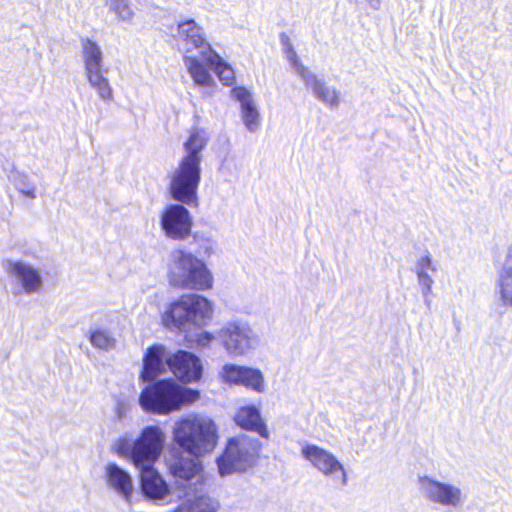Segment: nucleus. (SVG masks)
Segmentation results:
<instances>
[{
    "label": "nucleus",
    "instance_id": "nucleus-1",
    "mask_svg": "<svg viewBox=\"0 0 512 512\" xmlns=\"http://www.w3.org/2000/svg\"><path fill=\"white\" fill-rule=\"evenodd\" d=\"M164 443L162 430L158 426H147L133 442L122 439L117 445V452L140 470L141 492L146 500L154 504L171 501L170 487L153 467L162 453Z\"/></svg>",
    "mask_w": 512,
    "mask_h": 512
},
{
    "label": "nucleus",
    "instance_id": "nucleus-2",
    "mask_svg": "<svg viewBox=\"0 0 512 512\" xmlns=\"http://www.w3.org/2000/svg\"><path fill=\"white\" fill-rule=\"evenodd\" d=\"M166 277L175 289L203 292L214 285L213 273L206 262L185 248L171 251Z\"/></svg>",
    "mask_w": 512,
    "mask_h": 512
},
{
    "label": "nucleus",
    "instance_id": "nucleus-3",
    "mask_svg": "<svg viewBox=\"0 0 512 512\" xmlns=\"http://www.w3.org/2000/svg\"><path fill=\"white\" fill-rule=\"evenodd\" d=\"M146 383L139 404L144 411L153 414L168 415L200 397L198 390L181 386L173 379H155Z\"/></svg>",
    "mask_w": 512,
    "mask_h": 512
},
{
    "label": "nucleus",
    "instance_id": "nucleus-4",
    "mask_svg": "<svg viewBox=\"0 0 512 512\" xmlns=\"http://www.w3.org/2000/svg\"><path fill=\"white\" fill-rule=\"evenodd\" d=\"M217 427L213 420L200 416L180 419L173 428L175 444L190 456H204L217 444Z\"/></svg>",
    "mask_w": 512,
    "mask_h": 512
},
{
    "label": "nucleus",
    "instance_id": "nucleus-5",
    "mask_svg": "<svg viewBox=\"0 0 512 512\" xmlns=\"http://www.w3.org/2000/svg\"><path fill=\"white\" fill-rule=\"evenodd\" d=\"M280 42L283 47L286 59L294 73L302 80L305 87L310 89L314 97L330 109H337L340 105V91L329 86L319 78L313 71L306 67L298 57L289 36L285 33L280 35Z\"/></svg>",
    "mask_w": 512,
    "mask_h": 512
},
{
    "label": "nucleus",
    "instance_id": "nucleus-6",
    "mask_svg": "<svg viewBox=\"0 0 512 512\" xmlns=\"http://www.w3.org/2000/svg\"><path fill=\"white\" fill-rule=\"evenodd\" d=\"M260 448V442L246 434L230 438L224 452L217 458L219 474L225 477L246 471L254 465Z\"/></svg>",
    "mask_w": 512,
    "mask_h": 512
},
{
    "label": "nucleus",
    "instance_id": "nucleus-7",
    "mask_svg": "<svg viewBox=\"0 0 512 512\" xmlns=\"http://www.w3.org/2000/svg\"><path fill=\"white\" fill-rule=\"evenodd\" d=\"M200 180V165L192 163L189 159H181L170 176L168 189L171 197L179 203L196 206Z\"/></svg>",
    "mask_w": 512,
    "mask_h": 512
},
{
    "label": "nucleus",
    "instance_id": "nucleus-8",
    "mask_svg": "<svg viewBox=\"0 0 512 512\" xmlns=\"http://www.w3.org/2000/svg\"><path fill=\"white\" fill-rule=\"evenodd\" d=\"M214 303L198 293H185L170 302L164 312V320H209Z\"/></svg>",
    "mask_w": 512,
    "mask_h": 512
},
{
    "label": "nucleus",
    "instance_id": "nucleus-9",
    "mask_svg": "<svg viewBox=\"0 0 512 512\" xmlns=\"http://www.w3.org/2000/svg\"><path fill=\"white\" fill-rule=\"evenodd\" d=\"M418 484L423 497L433 504L458 509L467 500V495L460 486L436 480L431 476H420Z\"/></svg>",
    "mask_w": 512,
    "mask_h": 512
},
{
    "label": "nucleus",
    "instance_id": "nucleus-10",
    "mask_svg": "<svg viewBox=\"0 0 512 512\" xmlns=\"http://www.w3.org/2000/svg\"><path fill=\"white\" fill-rule=\"evenodd\" d=\"M301 454L315 469L330 478L336 487L343 488L347 485V472L330 451L315 444H306L302 447Z\"/></svg>",
    "mask_w": 512,
    "mask_h": 512
},
{
    "label": "nucleus",
    "instance_id": "nucleus-11",
    "mask_svg": "<svg viewBox=\"0 0 512 512\" xmlns=\"http://www.w3.org/2000/svg\"><path fill=\"white\" fill-rule=\"evenodd\" d=\"M192 225V216L182 203L169 204L160 214V227L168 239L186 240L191 235Z\"/></svg>",
    "mask_w": 512,
    "mask_h": 512
},
{
    "label": "nucleus",
    "instance_id": "nucleus-12",
    "mask_svg": "<svg viewBox=\"0 0 512 512\" xmlns=\"http://www.w3.org/2000/svg\"><path fill=\"white\" fill-rule=\"evenodd\" d=\"M5 270L24 294H37L43 290L41 271L32 264L24 260H7Z\"/></svg>",
    "mask_w": 512,
    "mask_h": 512
},
{
    "label": "nucleus",
    "instance_id": "nucleus-13",
    "mask_svg": "<svg viewBox=\"0 0 512 512\" xmlns=\"http://www.w3.org/2000/svg\"><path fill=\"white\" fill-rule=\"evenodd\" d=\"M177 34L179 41L185 46V54H192L193 50H197L204 60L209 55V51L214 50L207 39L205 29L194 19L179 21Z\"/></svg>",
    "mask_w": 512,
    "mask_h": 512
},
{
    "label": "nucleus",
    "instance_id": "nucleus-14",
    "mask_svg": "<svg viewBox=\"0 0 512 512\" xmlns=\"http://www.w3.org/2000/svg\"><path fill=\"white\" fill-rule=\"evenodd\" d=\"M169 370L184 383L197 382L201 379L203 366L201 360L192 352L179 350L167 359Z\"/></svg>",
    "mask_w": 512,
    "mask_h": 512
},
{
    "label": "nucleus",
    "instance_id": "nucleus-15",
    "mask_svg": "<svg viewBox=\"0 0 512 512\" xmlns=\"http://www.w3.org/2000/svg\"><path fill=\"white\" fill-rule=\"evenodd\" d=\"M231 97L240 105V119L245 129L250 133H257L262 125V118L253 93L245 86H235L231 90Z\"/></svg>",
    "mask_w": 512,
    "mask_h": 512
},
{
    "label": "nucleus",
    "instance_id": "nucleus-16",
    "mask_svg": "<svg viewBox=\"0 0 512 512\" xmlns=\"http://www.w3.org/2000/svg\"><path fill=\"white\" fill-rule=\"evenodd\" d=\"M221 376L227 383L243 385L257 392L264 390V378L258 369L236 364H225Z\"/></svg>",
    "mask_w": 512,
    "mask_h": 512
},
{
    "label": "nucleus",
    "instance_id": "nucleus-17",
    "mask_svg": "<svg viewBox=\"0 0 512 512\" xmlns=\"http://www.w3.org/2000/svg\"><path fill=\"white\" fill-rule=\"evenodd\" d=\"M248 328L240 327L237 322H229L225 329L221 330L220 337L230 355H243L252 347L253 339Z\"/></svg>",
    "mask_w": 512,
    "mask_h": 512
},
{
    "label": "nucleus",
    "instance_id": "nucleus-18",
    "mask_svg": "<svg viewBox=\"0 0 512 512\" xmlns=\"http://www.w3.org/2000/svg\"><path fill=\"white\" fill-rule=\"evenodd\" d=\"M166 349L162 345H152L149 347L143 357V365L140 373L142 382H148L157 379L158 376L166 372L167 366Z\"/></svg>",
    "mask_w": 512,
    "mask_h": 512
},
{
    "label": "nucleus",
    "instance_id": "nucleus-19",
    "mask_svg": "<svg viewBox=\"0 0 512 512\" xmlns=\"http://www.w3.org/2000/svg\"><path fill=\"white\" fill-rule=\"evenodd\" d=\"M105 478L108 487L130 503L134 490L131 475L116 463H109L105 467Z\"/></svg>",
    "mask_w": 512,
    "mask_h": 512
},
{
    "label": "nucleus",
    "instance_id": "nucleus-20",
    "mask_svg": "<svg viewBox=\"0 0 512 512\" xmlns=\"http://www.w3.org/2000/svg\"><path fill=\"white\" fill-rule=\"evenodd\" d=\"M234 421L244 430L256 432L265 439L269 437V431L261 418L260 411L253 405L240 407L234 416Z\"/></svg>",
    "mask_w": 512,
    "mask_h": 512
},
{
    "label": "nucleus",
    "instance_id": "nucleus-21",
    "mask_svg": "<svg viewBox=\"0 0 512 512\" xmlns=\"http://www.w3.org/2000/svg\"><path fill=\"white\" fill-rule=\"evenodd\" d=\"M183 64L195 85L200 87H212L215 81L209 72L205 61L194 54H184Z\"/></svg>",
    "mask_w": 512,
    "mask_h": 512
},
{
    "label": "nucleus",
    "instance_id": "nucleus-22",
    "mask_svg": "<svg viewBox=\"0 0 512 512\" xmlns=\"http://www.w3.org/2000/svg\"><path fill=\"white\" fill-rule=\"evenodd\" d=\"M414 272L424 298L432 293L433 277L430 273L437 272V266L429 252H425L416 262Z\"/></svg>",
    "mask_w": 512,
    "mask_h": 512
},
{
    "label": "nucleus",
    "instance_id": "nucleus-23",
    "mask_svg": "<svg viewBox=\"0 0 512 512\" xmlns=\"http://www.w3.org/2000/svg\"><path fill=\"white\" fill-rule=\"evenodd\" d=\"M200 457L201 456L186 457L179 455L170 462L169 470L175 478L187 482L202 470V463L199 460Z\"/></svg>",
    "mask_w": 512,
    "mask_h": 512
},
{
    "label": "nucleus",
    "instance_id": "nucleus-24",
    "mask_svg": "<svg viewBox=\"0 0 512 512\" xmlns=\"http://www.w3.org/2000/svg\"><path fill=\"white\" fill-rule=\"evenodd\" d=\"M219 503L206 493L186 492V499L176 508V512H217Z\"/></svg>",
    "mask_w": 512,
    "mask_h": 512
},
{
    "label": "nucleus",
    "instance_id": "nucleus-25",
    "mask_svg": "<svg viewBox=\"0 0 512 512\" xmlns=\"http://www.w3.org/2000/svg\"><path fill=\"white\" fill-rule=\"evenodd\" d=\"M209 68L216 74L219 81L225 86H232L236 82V73L233 66L228 63L214 49L209 51V55L204 59Z\"/></svg>",
    "mask_w": 512,
    "mask_h": 512
},
{
    "label": "nucleus",
    "instance_id": "nucleus-26",
    "mask_svg": "<svg viewBox=\"0 0 512 512\" xmlns=\"http://www.w3.org/2000/svg\"><path fill=\"white\" fill-rule=\"evenodd\" d=\"M209 137L206 131L194 129L184 143L185 156L182 159H189L192 163L201 164V152L206 147Z\"/></svg>",
    "mask_w": 512,
    "mask_h": 512
},
{
    "label": "nucleus",
    "instance_id": "nucleus-27",
    "mask_svg": "<svg viewBox=\"0 0 512 512\" xmlns=\"http://www.w3.org/2000/svg\"><path fill=\"white\" fill-rule=\"evenodd\" d=\"M498 289L502 303L512 307V245L507 250V261L499 273Z\"/></svg>",
    "mask_w": 512,
    "mask_h": 512
},
{
    "label": "nucleus",
    "instance_id": "nucleus-28",
    "mask_svg": "<svg viewBox=\"0 0 512 512\" xmlns=\"http://www.w3.org/2000/svg\"><path fill=\"white\" fill-rule=\"evenodd\" d=\"M81 46L85 71L102 68L103 52L101 47L89 38L81 39Z\"/></svg>",
    "mask_w": 512,
    "mask_h": 512
},
{
    "label": "nucleus",
    "instance_id": "nucleus-29",
    "mask_svg": "<svg viewBox=\"0 0 512 512\" xmlns=\"http://www.w3.org/2000/svg\"><path fill=\"white\" fill-rule=\"evenodd\" d=\"M108 10L113 13L116 18L125 23L132 21L134 11L131 7L130 0H106Z\"/></svg>",
    "mask_w": 512,
    "mask_h": 512
},
{
    "label": "nucleus",
    "instance_id": "nucleus-30",
    "mask_svg": "<svg viewBox=\"0 0 512 512\" xmlns=\"http://www.w3.org/2000/svg\"><path fill=\"white\" fill-rule=\"evenodd\" d=\"M11 181L24 197L28 199L36 198V186L27 175L16 172L11 176Z\"/></svg>",
    "mask_w": 512,
    "mask_h": 512
},
{
    "label": "nucleus",
    "instance_id": "nucleus-31",
    "mask_svg": "<svg viewBox=\"0 0 512 512\" xmlns=\"http://www.w3.org/2000/svg\"><path fill=\"white\" fill-rule=\"evenodd\" d=\"M89 340L95 348L102 350L112 349L116 342L113 335L109 331L103 329H96L91 331Z\"/></svg>",
    "mask_w": 512,
    "mask_h": 512
},
{
    "label": "nucleus",
    "instance_id": "nucleus-32",
    "mask_svg": "<svg viewBox=\"0 0 512 512\" xmlns=\"http://www.w3.org/2000/svg\"><path fill=\"white\" fill-rule=\"evenodd\" d=\"M193 239L198 246V253L205 257H210L215 251V241L211 236L195 232Z\"/></svg>",
    "mask_w": 512,
    "mask_h": 512
},
{
    "label": "nucleus",
    "instance_id": "nucleus-33",
    "mask_svg": "<svg viewBox=\"0 0 512 512\" xmlns=\"http://www.w3.org/2000/svg\"><path fill=\"white\" fill-rule=\"evenodd\" d=\"M93 89L96 90L98 96L104 100V101H108V100H111L112 98V88L109 84V81L108 79H104L98 83H96L95 85L91 86Z\"/></svg>",
    "mask_w": 512,
    "mask_h": 512
},
{
    "label": "nucleus",
    "instance_id": "nucleus-34",
    "mask_svg": "<svg viewBox=\"0 0 512 512\" xmlns=\"http://www.w3.org/2000/svg\"><path fill=\"white\" fill-rule=\"evenodd\" d=\"M93 89L96 90L98 96L104 100V101H108V100H111L112 98V88L109 84V81L108 79H104L98 83H96L95 85L91 86Z\"/></svg>",
    "mask_w": 512,
    "mask_h": 512
},
{
    "label": "nucleus",
    "instance_id": "nucleus-35",
    "mask_svg": "<svg viewBox=\"0 0 512 512\" xmlns=\"http://www.w3.org/2000/svg\"><path fill=\"white\" fill-rule=\"evenodd\" d=\"M85 75H86V78H87L90 86H93L96 83L106 79V77L103 75L102 68L87 70V71H85Z\"/></svg>",
    "mask_w": 512,
    "mask_h": 512
},
{
    "label": "nucleus",
    "instance_id": "nucleus-36",
    "mask_svg": "<svg viewBox=\"0 0 512 512\" xmlns=\"http://www.w3.org/2000/svg\"><path fill=\"white\" fill-rule=\"evenodd\" d=\"M196 337L197 344L203 347L209 345L214 339L213 334L208 331H201Z\"/></svg>",
    "mask_w": 512,
    "mask_h": 512
},
{
    "label": "nucleus",
    "instance_id": "nucleus-37",
    "mask_svg": "<svg viewBox=\"0 0 512 512\" xmlns=\"http://www.w3.org/2000/svg\"><path fill=\"white\" fill-rule=\"evenodd\" d=\"M163 323L165 324L166 327H170V324H172L175 328L183 329L187 322L179 321V322H163Z\"/></svg>",
    "mask_w": 512,
    "mask_h": 512
},
{
    "label": "nucleus",
    "instance_id": "nucleus-38",
    "mask_svg": "<svg viewBox=\"0 0 512 512\" xmlns=\"http://www.w3.org/2000/svg\"><path fill=\"white\" fill-rule=\"evenodd\" d=\"M367 1L370 3L372 8L379 9L381 0H367Z\"/></svg>",
    "mask_w": 512,
    "mask_h": 512
},
{
    "label": "nucleus",
    "instance_id": "nucleus-39",
    "mask_svg": "<svg viewBox=\"0 0 512 512\" xmlns=\"http://www.w3.org/2000/svg\"><path fill=\"white\" fill-rule=\"evenodd\" d=\"M174 512H176V509L174 510Z\"/></svg>",
    "mask_w": 512,
    "mask_h": 512
}]
</instances>
